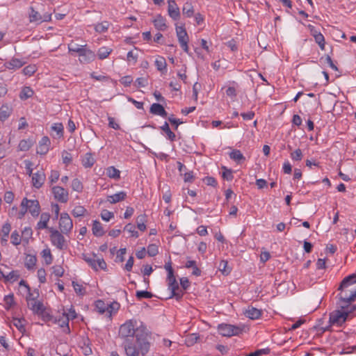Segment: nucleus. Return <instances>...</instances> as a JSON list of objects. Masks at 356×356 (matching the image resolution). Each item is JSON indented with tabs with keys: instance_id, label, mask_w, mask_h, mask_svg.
I'll return each mask as SVG.
<instances>
[{
	"instance_id": "a211bd4d",
	"label": "nucleus",
	"mask_w": 356,
	"mask_h": 356,
	"mask_svg": "<svg viewBox=\"0 0 356 356\" xmlns=\"http://www.w3.org/2000/svg\"><path fill=\"white\" fill-rule=\"evenodd\" d=\"M244 315L250 319L257 320L261 318L262 310L252 306H248L243 312Z\"/></svg>"
},
{
	"instance_id": "bb28decb",
	"label": "nucleus",
	"mask_w": 356,
	"mask_h": 356,
	"mask_svg": "<svg viewBox=\"0 0 356 356\" xmlns=\"http://www.w3.org/2000/svg\"><path fill=\"white\" fill-rule=\"evenodd\" d=\"M24 63L18 58H13L5 63V67L8 70H17L22 67Z\"/></svg>"
},
{
	"instance_id": "79ce46f5",
	"label": "nucleus",
	"mask_w": 356,
	"mask_h": 356,
	"mask_svg": "<svg viewBox=\"0 0 356 356\" xmlns=\"http://www.w3.org/2000/svg\"><path fill=\"white\" fill-rule=\"evenodd\" d=\"M124 230L129 234L130 237L138 238L139 236V234L136 229L135 225L131 223H128L124 227Z\"/></svg>"
},
{
	"instance_id": "f3484780",
	"label": "nucleus",
	"mask_w": 356,
	"mask_h": 356,
	"mask_svg": "<svg viewBox=\"0 0 356 356\" xmlns=\"http://www.w3.org/2000/svg\"><path fill=\"white\" fill-rule=\"evenodd\" d=\"M46 176L42 170H38L32 175V184L36 188H40L44 184Z\"/></svg>"
},
{
	"instance_id": "6e6d98bb",
	"label": "nucleus",
	"mask_w": 356,
	"mask_h": 356,
	"mask_svg": "<svg viewBox=\"0 0 356 356\" xmlns=\"http://www.w3.org/2000/svg\"><path fill=\"white\" fill-rule=\"evenodd\" d=\"M11 243L15 245H18L21 243L22 237L17 231H14L10 236Z\"/></svg>"
},
{
	"instance_id": "423d86ee",
	"label": "nucleus",
	"mask_w": 356,
	"mask_h": 356,
	"mask_svg": "<svg viewBox=\"0 0 356 356\" xmlns=\"http://www.w3.org/2000/svg\"><path fill=\"white\" fill-rule=\"evenodd\" d=\"M95 307L99 314H104L111 319L113 315L118 313L120 305L116 301L108 304L102 300H97L95 302Z\"/></svg>"
},
{
	"instance_id": "393cba45",
	"label": "nucleus",
	"mask_w": 356,
	"mask_h": 356,
	"mask_svg": "<svg viewBox=\"0 0 356 356\" xmlns=\"http://www.w3.org/2000/svg\"><path fill=\"white\" fill-rule=\"evenodd\" d=\"M149 111L154 115H159L163 118H165L167 116V112L164 107L160 104H152L150 106Z\"/></svg>"
},
{
	"instance_id": "9b49d317",
	"label": "nucleus",
	"mask_w": 356,
	"mask_h": 356,
	"mask_svg": "<svg viewBox=\"0 0 356 356\" xmlns=\"http://www.w3.org/2000/svg\"><path fill=\"white\" fill-rule=\"evenodd\" d=\"M58 226L60 232L65 235H69L73 229V222L70 215L63 212L60 215Z\"/></svg>"
},
{
	"instance_id": "b1692460",
	"label": "nucleus",
	"mask_w": 356,
	"mask_h": 356,
	"mask_svg": "<svg viewBox=\"0 0 356 356\" xmlns=\"http://www.w3.org/2000/svg\"><path fill=\"white\" fill-rule=\"evenodd\" d=\"M127 197V193L124 191H120L113 195H108L106 200L110 204H116L118 202L124 200Z\"/></svg>"
},
{
	"instance_id": "2f4dec72",
	"label": "nucleus",
	"mask_w": 356,
	"mask_h": 356,
	"mask_svg": "<svg viewBox=\"0 0 356 356\" xmlns=\"http://www.w3.org/2000/svg\"><path fill=\"white\" fill-rule=\"evenodd\" d=\"M107 177L113 179H119L120 178V171L114 166H109L106 169Z\"/></svg>"
},
{
	"instance_id": "cd10ccee",
	"label": "nucleus",
	"mask_w": 356,
	"mask_h": 356,
	"mask_svg": "<svg viewBox=\"0 0 356 356\" xmlns=\"http://www.w3.org/2000/svg\"><path fill=\"white\" fill-rule=\"evenodd\" d=\"M79 347L85 355H89L92 353L90 341L88 338H83L80 341Z\"/></svg>"
},
{
	"instance_id": "4c0bfd02",
	"label": "nucleus",
	"mask_w": 356,
	"mask_h": 356,
	"mask_svg": "<svg viewBox=\"0 0 356 356\" xmlns=\"http://www.w3.org/2000/svg\"><path fill=\"white\" fill-rule=\"evenodd\" d=\"M110 25L111 24L109 22L103 21L95 25V30L98 33H103L108 31Z\"/></svg>"
},
{
	"instance_id": "3c124183",
	"label": "nucleus",
	"mask_w": 356,
	"mask_h": 356,
	"mask_svg": "<svg viewBox=\"0 0 356 356\" xmlns=\"http://www.w3.org/2000/svg\"><path fill=\"white\" fill-rule=\"evenodd\" d=\"M315 42L318 44L321 50H325V38L322 33L314 35Z\"/></svg>"
},
{
	"instance_id": "774afa93",
	"label": "nucleus",
	"mask_w": 356,
	"mask_h": 356,
	"mask_svg": "<svg viewBox=\"0 0 356 356\" xmlns=\"http://www.w3.org/2000/svg\"><path fill=\"white\" fill-rule=\"evenodd\" d=\"M22 237H24L25 239L28 240L29 238L31 237L33 234V232L31 227H24L22 230Z\"/></svg>"
},
{
	"instance_id": "20e7f679",
	"label": "nucleus",
	"mask_w": 356,
	"mask_h": 356,
	"mask_svg": "<svg viewBox=\"0 0 356 356\" xmlns=\"http://www.w3.org/2000/svg\"><path fill=\"white\" fill-rule=\"evenodd\" d=\"M341 307L337 302V308L330 314L329 322L332 325L341 326L347 320L352 318L355 314L356 306Z\"/></svg>"
},
{
	"instance_id": "9d476101",
	"label": "nucleus",
	"mask_w": 356,
	"mask_h": 356,
	"mask_svg": "<svg viewBox=\"0 0 356 356\" xmlns=\"http://www.w3.org/2000/svg\"><path fill=\"white\" fill-rule=\"evenodd\" d=\"M83 259L95 271L106 270L107 268V264L104 259L97 257L95 254L91 257L83 255Z\"/></svg>"
},
{
	"instance_id": "680f3d73",
	"label": "nucleus",
	"mask_w": 356,
	"mask_h": 356,
	"mask_svg": "<svg viewBox=\"0 0 356 356\" xmlns=\"http://www.w3.org/2000/svg\"><path fill=\"white\" fill-rule=\"evenodd\" d=\"M59 177H60L59 171H58L56 170H52L51 171L50 175L49 177V181L52 184L57 182V181L59 179Z\"/></svg>"
},
{
	"instance_id": "a18cd8bd",
	"label": "nucleus",
	"mask_w": 356,
	"mask_h": 356,
	"mask_svg": "<svg viewBox=\"0 0 356 356\" xmlns=\"http://www.w3.org/2000/svg\"><path fill=\"white\" fill-rule=\"evenodd\" d=\"M33 145L31 140H22L19 143L18 149L20 151H28Z\"/></svg>"
},
{
	"instance_id": "c756f323",
	"label": "nucleus",
	"mask_w": 356,
	"mask_h": 356,
	"mask_svg": "<svg viewBox=\"0 0 356 356\" xmlns=\"http://www.w3.org/2000/svg\"><path fill=\"white\" fill-rule=\"evenodd\" d=\"M51 129L56 133V134H52L54 138H61L63 137L64 127L62 123L53 124Z\"/></svg>"
},
{
	"instance_id": "e2e57ef3",
	"label": "nucleus",
	"mask_w": 356,
	"mask_h": 356,
	"mask_svg": "<svg viewBox=\"0 0 356 356\" xmlns=\"http://www.w3.org/2000/svg\"><path fill=\"white\" fill-rule=\"evenodd\" d=\"M46 275L47 273L44 268H40L38 270L37 276L40 283L44 284L47 282Z\"/></svg>"
},
{
	"instance_id": "5701e85b",
	"label": "nucleus",
	"mask_w": 356,
	"mask_h": 356,
	"mask_svg": "<svg viewBox=\"0 0 356 356\" xmlns=\"http://www.w3.org/2000/svg\"><path fill=\"white\" fill-rule=\"evenodd\" d=\"M55 323H57L58 326L63 329L64 332L67 334L70 333V329L69 327V321L67 320L66 315H65L63 312L62 316L55 318Z\"/></svg>"
},
{
	"instance_id": "f8f14e48",
	"label": "nucleus",
	"mask_w": 356,
	"mask_h": 356,
	"mask_svg": "<svg viewBox=\"0 0 356 356\" xmlns=\"http://www.w3.org/2000/svg\"><path fill=\"white\" fill-rule=\"evenodd\" d=\"M29 22L31 23L41 24L44 22H49L51 19V14L46 13L41 15L33 7L30 8L29 13Z\"/></svg>"
},
{
	"instance_id": "a19ab883",
	"label": "nucleus",
	"mask_w": 356,
	"mask_h": 356,
	"mask_svg": "<svg viewBox=\"0 0 356 356\" xmlns=\"http://www.w3.org/2000/svg\"><path fill=\"white\" fill-rule=\"evenodd\" d=\"M161 130H163L167 135V138L170 141L175 140L176 136L175 134L170 130L169 127V124L167 122H165L164 124L161 127Z\"/></svg>"
},
{
	"instance_id": "c9c22d12",
	"label": "nucleus",
	"mask_w": 356,
	"mask_h": 356,
	"mask_svg": "<svg viewBox=\"0 0 356 356\" xmlns=\"http://www.w3.org/2000/svg\"><path fill=\"white\" fill-rule=\"evenodd\" d=\"M182 13L186 17H191L194 14V8L192 3L186 2L182 7Z\"/></svg>"
},
{
	"instance_id": "8fccbe9b",
	"label": "nucleus",
	"mask_w": 356,
	"mask_h": 356,
	"mask_svg": "<svg viewBox=\"0 0 356 356\" xmlns=\"http://www.w3.org/2000/svg\"><path fill=\"white\" fill-rule=\"evenodd\" d=\"M138 58V53L134 51V50L129 51L127 53V60L133 65H134L137 63Z\"/></svg>"
},
{
	"instance_id": "a878e982",
	"label": "nucleus",
	"mask_w": 356,
	"mask_h": 356,
	"mask_svg": "<svg viewBox=\"0 0 356 356\" xmlns=\"http://www.w3.org/2000/svg\"><path fill=\"white\" fill-rule=\"evenodd\" d=\"M229 158L238 164H241L245 161V158L239 149H232L229 153Z\"/></svg>"
},
{
	"instance_id": "0e129e2a",
	"label": "nucleus",
	"mask_w": 356,
	"mask_h": 356,
	"mask_svg": "<svg viewBox=\"0 0 356 356\" xmlns=\"http://www.w3.org/2000/svg\"><path fill=\"white\" fill-rule=\"evenodd\" d=\"M136 296L138 299L151 298L152 294L147 291H136Z\"/></svg>"
},
{
	"instance_id": "bf43d9fd",
	"label": "nucleus",
	"mask_w": 356,
	"mask_h": 356,
	"mask_svg": "<svg viewBox=\"0 0 356 356\" xmlns=\"http://www.w3.org/2000/svg\"><path fill=\"white\" fill-rule=\"evenodd\" d=\"M19 274L17 271H11L7 275L4 276L6 281L14 282L19 279Z\"/></svg>"
},
{
	"instance_id": "aec40b11",
	"label": "nucleus",
	"mask_w": 356,
	"mask_h": 356,
	"mask_svg": "<svg viewBox=\"0 0 356 356\" xmlns=\"http://www.w3.org/2000/svg\"><path fill=\"white\" fill-rule=\"evenodd\" d=\"M51 145V141L47 136H43L39 142L37 153L41 155L46 154Z\"/></svg>"
},
{
	"instance_id": "5fc2aeb1",
	"label": "nucleus",
	"mask_w": 356,
	"mask_h": 356,
	"mask_svg": "<svg viewBox=\"0 0 356 356\" xmlns=\"http://www.w3.org/2000/svg\"><path fill=\"white\" fill-rule=\"evenodd\" d=\"M222 176L223 179L227 180V181H232L234 178L233 176V171L231 169H228L227 168L223 166L222 168Z\"/></svg>"
},
{
	"instance_id": "dca6fc26",
	"label": "nucleus",
	"mask_w": 356,
	"mask_h": 356,
	"mask_svg": "<svg viewBox=\"0 0 356 356\" xmlns=\"http://www.w3.org/2000/svg\"><path fill=\"white\" fill-rule=\"evenodd\" d=\"M96 54L95 51L91 50L87 47L85 50L83 51L81 55H80L79 58V60L81 63L88 64L90 63L95 60Z\"/></svg>"
},
{
	"instance_id": "13d9d810",
	"label": "nucleus",
	"mask_w": 356,
	"mask_h": 356,
	"mask_svg": "<svg viewBox=\"0 0 356 356\" xmlns=\"http://www.w3.org/2000/svg\"><path fill=\"white\" fill-rule=\"evenodd\" d=\"M219 270L224 275H228L231 270L228 268V263L225 260H222L220 262L219 264Z\"/></svg>"
},
{
	"instance_id": "412c9836",
	"label": "nucleus",
	"mask_w": 356,
	"mask_h": 356,
	"mask_svg": "<svg viewBox=\"0 0 356 356\" xmlns=\"http://www.w3.org/2000/svg\"><path fill=\"white\" fill-rule=\"evenodd\" d=\"M154 65L156 67V70L161 74H163L167 72V62L163 56L159 55L156 56Z\"/></svg>"
},
{
	"instance_id": "0eeeda50",
	"label": "nucleus",
	"mask_w": 356,
	"mask_h": 356,
	"mask_svg": "<svg viewBox=\"0 0 356 356\" xmlns=\"http://www.w3.org/2000/svg\"><path fill=\"white\" fill-rule=\"evenodd\" d=\"M243 327L231 324L222 323L218 325V331L223 337H231L237 336L243 332Z\"/></svg>"
},
{
	"instance_id": "58836bf2",
	"label": "nucleus",
	"mask_w": 356,
	"mask_h": 356,
	"mask_svg": "<svg viewBox=\"0 0 356 356\" xmlns=\"http://www.w3.org/2000/svg\"><path fill=\"white\" fill-rule=\"evenodd\" d=\"M12 113V109L7 105H3L0 108V120L3 122L7 120Z\"/></svg>"
},
{
	"instance_id": "e433bc0d",
	"label": "nucleus",
	"mask_w": 356,
	"mask_h": 356,
	"mask_svg": "<svg viewBox=\"0 0 356 356\" xmlns=\"http://www.w3.org/2000/svg\"><path fill=\"white\" fill-rule=\"evenodd\" d=\"M36 257L32 254H27L25 257L24 265L29 270L33 269L36 264Z\"/></svg>"
},
{
	"instance_id": "4468645a",
	"label": "nucleus",
	"mask_w": 356,
	"mask_h": 356,
	"mask_svg": "<svg viewBox=\"0 0 356 356\" xmlns=\"http://www.w3.org/2000/svg\"><path fill=\"white\" fill-rule=\"evenodd\" d=\"M51 192L55 200L61 203H66L69 199L68 191L64 188L56 186L51 188Z\"/></svg>"
},
{
	"instance_id": "37998d69",
	"label": "nucleus",
	"mask_w": 356,
	"mask_h": 356,
	"mask_svg": "<svg viewBox=\"0 0 356 356\" xmlns=\"http://www.w3.org/2000/svg\"><path fill=\"white\" fill-rule=\"evenodd\" d=\"M146 215H140L137 217L136 219V223H137V228L141 231L144 232L147 229L146 226Z\"/></svg>"
},
{
	"instance_id": "72a5a7b5",
	"label": "nucleus",
	"mask_w": 356,
	"mask_h": 356,
	"mask_svg": "<svg viewBox=\"0 0 356 356\" xmlns=\"http://www.w3.org/2000/svg\"><path fill=\"white\" fill-rule=\"evenodd\" d=\"M31 289L29 285L24 280H21L19 283L18 291L22 295H26V296H32Z\"/></svg>"
},
{
	"instance_id": "6e6552de",
	"label": "nucleus",
	"mask_w": 356,
	"mask_h": 356,
	"mask_svg": "<svg viewBox=\"0 0 356 356\" xmlns=\"http://www.w3.org/2000/svg\"><path fill=\"white\" fill-rule=\"evenodd\" d=\"M49 237L51 244L59 250H63L66 248V240L61 232L54 229L49 228Z\"/></svg>"
},
{
	"instance_id": "f257e3e1",
	"label": "nucleus",
	"mask_w": 356,
	"mask_h": 356,
	"mask_svg": "<svg viewBox=\"0 0 356 356\" xmlns=\"http://www.w3.org/2000/svg\"><path fill=\"white\" fill-rule=\"evenodd\" d=\"M119 337L124 339L123 346L127 356L145 355L149 350V333L147 328L137 325L134 319L126 321L119 328Z\"/></svg>"
},
{
	"instance_id": "7ed1b4c3",
	"label": "nucleus",
	"mask_w": 356,
	"mask_h": 356,
	"mask_svg": "<svg viewBox=\"0 0 356 356\" xmlns=\"http://www.w3.org/2000/svg\"><path fill=\"white\" fill-rule=\"evenodd\" d=\"M40 211L41 208L38 200L24 197L20 203V210L17 211V208L13 207L10 211V215H15L17 218L22 219L24 218L25 214L29 212L35 218L39 216Z\"/></svg>"
},
{
	"instance_id": "39448f33",
	"label": "nucleus",
	"mask_w": 356,
	"mask_h": 356,
	"mask_svg": "<svg viewBox=\"0 0 356 356\" xmlns=\"http://www.w3.org/2000/svg\"><path fill=\"white\" fill-rule=\"evenodd\" d=\"M164 268L167 272L166 281L168 283V289L171 291L170 298H175L177 300H179L183 296V293L179 290V284L176 280L174 270L172 266V261L170 258L165 264Z\"/></svg>"
},
{
	"instance_id": "473e14b6",
	"label": "nucleus",
	"mask_w": 356,
	"mask_h": 356,
	"mask_svg": "<svg viewBox=\"0 0 356 356\" xmlns=\"http://www.w3.org/2000/svg\"><path fill=\"white\" fill-rule=\"evenodd\" d=\"M95 160L91 153H86L81 159V163L85 168H91Z\"/></svg>"
},
{
	"instance_id": "052dcab7",
	"label": "nucleus",
	"mask_w": 356,
	"mask_h": 356,
	"mask_svg": "<svg viewBox=\"0 0 356 356\" xmlns=\"http://www.w3.org/2000/svg\"><path fill=\"white\" fill-rule=\"evenodd\" d=\"M101 218L103 220L106 222L110 221L112 218H114V213L108 210H103L101 212Z\"/></svg>"
},
{
	"instance_id": "f03ea898",
	"label": "nucleus",
	"mask_w": 356,
	"mask_h": 356,
	"mask_svg": "<svg viewBox=\"0 0 356 356\" xmlns=\"http://www.w3.org/2000/svg\"><path fill=\"white\" fill-rule=\"evenodd\" d=\"M337 303L341 307L354 306L352 302L356 298V275H352L346 277L341 282L339 287Z\"/></svg>"
},
{
	"instance_id": "ddd939ff",
	"label": "nucleus",
	"mask_w": 356,
	"mask_h": 356,
	"mask_svg": "<svg viewBox=\"0 0 356 356\" xmlns=\"http://www.w3.org/2000/svg\"><path fill=\"white\" fill-rule=\"evenodd\" d=\"M28 307L35 314L42 315L44 311V307L42 302L32 296L26 298Z\"/></svg>"
},
{
	"instance_id": "4be33fe9",
	"label": "nucleus",
	"mask_w": 356,
	"mask_h": 356,
	"mask_svg": "<svg viewBox=\"0 0 356 356\" xmlns=\"http://www.w3.org/2000/svg\"><path fill=\"white\" fill-rule=\"evenodd\" d=\"M50 220V214L47 212L42 213L40 216V220L37 222L36 229L38 230H42L44 229H48V222Z\"/></svg>"
},
{
	"instance_id": "1a4fd4ad",
	"label": "nucleus",
	"mask_w": 356,
	"mask_h": 356,
	"mask_svg": "<svg viewBox=\"0 0 356 356\" xmlns=\"http://www.w3.org/2000/svg\"><path fill=\"white\" fill-rule=\"evenodd\" d=\"M175 31L177 38L181 48L184 52L188 54L189 51V37L184 27V25L178 26L176 24Z\"/></svg>"
},
{
	"instance_id": "c85d7f7f",
	"label": "nucleus",
	"mask_w": 356,
	"mask_h": 356,
	"mask_svg": "<svg viewBox=\"0 0 356 356\" xmlns=\"http://www.w3.org/2000/svg\"><path fill=\"white\" fill-rule=\"evenodd\" d=\"M112 51L113 49L111 48L103 46L98 49L96 56H97L99 60H104L107 58Z\"/></svg>"
},
{
	"instance_id": "49530a36",
	"label": "nucleus",
	"mask_w": 356,
	"mask_h": 356,
	"mask_svg": "<svg viewBox=\"0 0 356 356\" xmlns=\"http://www.w3.org/2000/svg\"><path fill=\"white\" fill-rule=\"evenodd\" d=\"M3 302L5 309L6 310L10 309L15 305L13 294H9L3 298Z\"/></svg>"
},
{
	"instance_id": "7c9ffc66",
	"label": "nucleus",
	"mask_w": 356,
	"mask_h": 356,
	"mask_svg": "<svg viewBox=\"0 0 356 356\" xmlns=\"http://www.w3.org/2000/svg\"><path fill=\"white\" fill-rule=\"evenodd\" d=\"M92 234L97 237L102 236L104 234V228L99 221L95 220L92 222Z\"/></svg>"
},
{
	"instance_id": "603ef678",
	"label": "nucleus",
	"mask_w": 356,
	"mask_h": 356,
	"mask_svg": "<svg viewBox=\"0 0 356 356\" xmlns=\"http://www.w3.org/2000/svg\"><path fill=\"white\" fill-rule=\"evenodd\" d=\"M63 313L66 315V317L67 318V320L70 321V320H73L76 318V312L75 309L71 307L70 308L67 309L63 310Z\"/></svg>"
},
{
	"instance_id": "c03bdc74",
	"label": "nucleus",
	"mask_w": 356,
	"mask_h": 356,
	"mask_svg": "<svg viewBox=\"0 0 356 356\" xmlns=\"http://www.w3.org/2000/svg\"><path fill=\"white\" fill-rule=\"evenodd\" d=\"M41 256L44 259L47 265H49L53 261V257L49 248H45L41 252Z\"/></svg>"
},
{
	"instance_id": "69168bd1",
	"label": "nucleus",
	"mask_w": 356,
	"mask_h": 356,
	"mask_svg": "<svg viewBox=\"0 0 356 356\" xmlns=\"http://www.w3.org/2000/svg\"><path fill=\"white\" fill-rule=\"evenodd\" d=\"M24 320L21 318H14L13 325L20 331L23 332L25 330Z\"/></svg>"
},
{
	"instance_id": "6ab92c4d",
	"label": "nucleus",
	"mask_w": 356,
	"mask_h": 356,
	"mask_svg": "<svg viewBox=\"0 0 356 356\" xmlns=\"http://www.w3.org/2000/svg\"><path fill=\"white\" fill-rule=\"evenodd\" d=\"M152 23L156 29L160 31H165L168 29L166 19L161 15H157L152 20Z\"/></svg>"
},
{
	"instance_id": "338daca9",
	"label": "nucleus",
	"mask_w": 356,
	"mask_h": 356,
	"mask_svg": "<svg viewBox=\"0 0 356 356\" xmlns=\"http://www.w3.org/2000/svg\"><path fill=\"white\" fill-rule=\"evenodd\" d=\"M72 155L70 153L67 151H63L62 153V160L63 163L65 165H69L72 161Z\"/></svg>"
},
{
	"instance_id": "09e8293b",
	"label": "nucleus",
	"mask_w": 356,
	"mask_h": 356,
	"mask_svg": "<svg viewBox=\"0 0 356 356\" xmlns=\"http://www.w3.org/2000/svg\"><path fill=\"white\" fill-rule=\"evenodd\" d=\"M72 286L76 294L83 296L86 293V289L83 284L78 283L77 282H72Z\"/></svg>"
},
{
	"instance_id": "864d4df0",
	"label": "nucleus",
	"mask_w": 356,
	"mask_h": 356,
	"mask_svg": "<svg viewBox=\"0 0 356 356\" xmlns=\"http://www.w3.org/2000/svg\"><path fill=\"white\" fill-rule=\"evenodd\" d=\"M290 157L293 161H301L303 157L302 150L300 149H296L290 154Z\"/></svg>"
},
{
	"instance_id": "2eb2a0df",
	"label": "nucleus",
	"mask_w": 356,
	"mask_h": 356,
	"mask_svg": "<svg viewBox=\"0 0 356 356\" xmlns=\"http://www.w3.org/2000/svg\"><path fill=\"white\" fill-rule=\"evenodd\" d=\"M168 14L174 21H177L180 18V10L175 0H168Z\"/></svg>"
},
{
	"instance_id": "f704fd0d",
	"label": "nucleus",
	"mask_w": 356,
	"mask_h": 356,
	"mask_svg": "<svg viewBox=\"0 0 356 356\" xmlns=\"http://www.w3.org/2000/svg\"><path fill=\"white\" fill-rule=\"evenodd\" d=\"M86 209L82 205H76L72 211V214L75 218L83 217L87 214Z\"/></svg>"
},
{
	"instance_id": "de8ad7c7",
	"label": "nucleus",
	"mask_w": 356,
	"mask_h": 356,
	"mask_svg": "<svg viewBox=\"0 0 356 356\" xmlns=\"http://www.w3.org/2000/svg\"><path fill=\"white\" fill-rule=\"evenodd\" d=\"M72 188L74 191L81 193L83 190V185L80 179L75 178L72 181Z\"/></svg>"
},
{
	"instance_id": "ea45409f",
	"label": "nucleus",
	"mask_w": 356,
	"mask_h": 356,
	"mask_svg": "<svg viewBox=\"0 0 356 356\" xmlns=\"http://www.w3.org/2000/svg\"><path fill=\"white\" fill-rule=\"evenodd\" d=\"M33 90L30 87H24L22 88L20 94H19V98L22 100H26L30 97H31L33 95Z\"/></svg>"
},
{
	"instance_id": "4d7b16f0",
	"label": "nucleus",
	"mask_w": 356,
	"mask_h": 356,
	"mask_svg": "<svg viewBox=\"0 0 356 356\" xmlns=\"http://www.w3.org/2000/svg\"><path fill=\"white\" fill-rule=\"evenodd\" d=\"M147 253L149 257H154L159 253V247L156 244H149L147 246Z\"/></svg>"
}]
</instances>
